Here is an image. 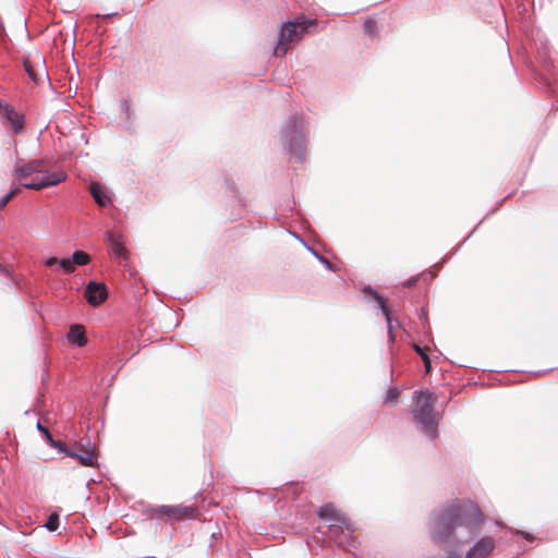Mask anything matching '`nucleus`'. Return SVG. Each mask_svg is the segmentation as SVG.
<instances>
[{
    "label": "nucleus",
    "mask_w": 558,
    "mask_h": 558,
    "mask_svg": "<svg viewBox=\"0 0 558 558\" xmlns=\"http://www.w3.org/2000/svg\"><path fill=\"white\" fill-rule=\"evenodd\" d=\"M45 526L51 532L56 531L59 526V515L57 513H51Z\"/></svg>",
    "instance_id": "21"
},
{
    "label": "nucleus",
    "mask_w": 558,
    "mask_h": 558,
    "mask_svg": "<svg viewBox=\"0 0 558 558\" xmlns=\"http://www.w3.org/2000/svg\"><path fill=\"white\" fill-rule=\"evenodd\" d=\"M20 186L12 187L11 191L0 199V209L4 208L10 201L20 194Z\"/></svg>",
    "instance_id": "18"
},
{
    "label": "nucleus",
    "mask_w": 558,
    "mask_h": 558,
    "mask_svg": "<svg viewBox=\"0 0 558 558\" xmlns=\"http://www.w3.org/2000/svg\"><path fill=\"white\" fill-rule=\"evenodd\" d=\"M399 397V391L396 388L388 389L385 402L388 404H395Z\"/></svg>",
    "instance_id": "22"
},
{
    "label": "nucleus",
    "mask_w": 558,
    "mask_h": 558,
    "mask_svg": "<svg viewBox=\"0 0 558 558\" xmlns=\"http://www.w3.org/2000/svg\"><path fill=\"white\" fill-rule=\"evenodd\" d=\"M495 546L496 543L492 536L482 537L473 547L470 548L465 558H486L492 554Z\"/></svg>",
    "instance_id": "10"
},
{
    "label": "nucleus",
    "mask_w": 558,
    "mask_h": 558,
    "mask_svg": "<svg viewBox=\"0 0 558 558\" xmlns=\"http://www.w3.org/2000/svg\"><path fill=\"white\" fill-rule=\"evenodd\" d=\"M71 450L72 451L69 453V457L77 459L80 464L84 466H94L96 464V447L89 439H81Z\"/></svg>",
    "instance_id": "6"
},
{
    "label": "nucleus",
    "mask_w": 558,
    "mask_h": 558,
    "mask_svg": "<svg viewBox=\"0 0 558 558\" xmlns=\"http://www.w3.org/2000/svg\"><path fill=\"white\" fill-rule=\"evenodd\" d=\"M49 445L57 449L60 452H63L66 457H69V453L72 451L70 448H68L62 441L54 440L53 438L48 441Z\"/></svg>",
    "instance_id": "20"
},
{
    "label": "nucleus",
    "mask_w": 558,
    "mask_h": 558,
    "mask_svg": "<svg viewBox=\"0 0 558 558\" xmlns=\"http://www.w3.org/2000/svg\"><path fill=\"white\" fill-rule=\"evenodd\" d=\"M0 118L8 124L12 131L17 134L24 129V116L16 111L14 107L0 99Z\"/></svg>",
    "instance_id": "8"
},
{
    "label": "nucleus",
    "mask_w": 558,
    "mask_h": 558,
    "mask_svg": "<svg viewBox=\"0 0 558 558\" xmlns=\"http://www.w3.org/2000/svg\"><path fill=\"white\" fill-rule=\"evenodd\" d=\"M363 28L364 32L371 36H374L378 33L377 22L372 17H368L364 21Z\"/></svg>",
    "instance_id": "17"
},
{
    "label": "nucleus",
    "mask_w": 558,
    "mask_h": 558,
    "mask_svg": "<svg viewBox=\"0 0 558 558\" xmlns=\"http://www.w3.org/2000/svg\"><path fill=\"white\" fill-rule=\"evenodd\" d=\"M90 262V256L84 251H75L71 258L60 259V268L65 274L75 271V266H85Z\"/></svg>",
    "instance_id": "11"
},
{
    "label": "nucleus",
    "mask_w": 558,
    "mask_h": 558,
    "mask_svg": "<svg viewBox=\"0 0 558 558\" xmlns=\"http://www.w3.org/2000/svg\"><path fill=\"white\" fill-rule=\"evenodd\" d=\"M416 281H417V277L410 278L403 282V287L410 288V287L414 286Z\"/></svg>",
    "instance_id": "25"
},
{
    "label": "nucleus",
    "mask_w": 558,
    "mask_h": 558,
    "mask_svg": "<svg viewBox=\"0 0 558 558\" xmlns=\"http://www.w3.org/2000/svg\"><path fill=\"white\" fill-rule=\"evenodd\" d=\"M84 295L92 306H98L108 298V290L105 283L90 281L86 288Z\"/></svg>",
    "instance_id": "9"
},
{
    "label": "nucleus",
    "mask_w": 558,
    "mask_h": 558,
    "mask_svg": "<svg viewBox=\"0 0 558 558\" xmlns=\"http://www.w3.org/2000/svg\"><path fill=\"white\" fill-rule=\"evenodd\" d=\"M145 513L150 520H160L169 524L195 520L201 515L197 507L182 504L150 506Z\"/></svg>",
    "instance_id": "3"
},
{
    "label": "nucleus",
    "mask_w": 558,
    "mask_h": 558,
    "mask_svg": "<svg viewBox=\"0 0 558 558\" xmlns=\"http://www.w3.org/2000/svg\"><path fill=\"white\" fill-rule=\"evenodd\" d=\"M485 515L470 499L453 500L446 505L434 519L432 537L437 544L448 542L458 527L473 531L482 525Z\"/></svg>",
    "instance_id": "1"
},
{
    "label": "nucleus",
    "mask_w": 558,
    "mask_h": 558,
    "mask_svg": "<svg viewBox=\"0 0 558 558\" xmlns=\"http://www.w3.org/2000/svg\"><path fill=\"white\" fill-rule=\"evenodd\" d=\"M107 239L110 244L112 254L118 257L126 258L128 251H126L123 242L121 241V236L113 232H108Z\"/></svg>",
    "instance_id": "13"
},
{
    "label": "nucleus",
    "mask_w": 558,
    "mask_h": 558,
    "mask_svg": "<svg viewBox=\"0 0 558 558\" xmlns=\"http://www.w3.org/2000/svg\"><path fill=\"white\" fill-rule=\"evenodd\" d=\"M68 339L78 347H84L87 343L84 327L82 325H72L68 333Z\"/></svg>",
    "instance_id": "14"
},
{
    "label": "nucleus",
    "mask_w": 558,
    "mask_h": 558,
    "mask_svg": "<svg viewBox=\"0 0 558 558\" xmlns=\"http://www.w3.org/2000/svg\"><path fill=\"white\" fill-rule=\"evenodd\" d=\"M414 350L421 355V360H423L424 362L425 372L429 373L432 369V364L426 351L418 347L417 344L414 345Z\"/></svg>",
    "instance_id": "19"
},
{
    "label": "nucleus",
    "mask_w": 558,
    "mask_h": 558,
    "mask_svg": "<svg viewBox=\"0 0 558 558\" xmlns=\"http://www.w3.org/2000/svg\"><path fill=\"white\" fill-rule=\"evenodd\" d=\"M23 64L28 77L33 82L39 83L48 77L45 60L39 53L36 52L35 54L24 57Z\"/></svg>",
    "instance_id": "7"
},
{
    "label": "nucleus",
    "mask_w": 558,
    "mask_h": 558,
    "mask_svg": "<svg viewBox=\"0 0 558 558\" xmlns=\"http://www.w3.org/2000/svg\"><path fill=\"white\" fill-rule=\"evenodd\" d=\"M316 21L299 19L295 22H289L281 28L278 45L275 48V54L282 57L288 51V44L299 40L302 35L308 29L310 26L314 25Z\"/></svg>",
    "instance_id": "5"
},
{
    "label": "nucleus",
    "mask_w": 558,
    "mask_h": 558,
    "mask_svg": "<svg viewBox=\"0 0 558 558\" xmlns=\"http://www.w3.org/2000/svg\"><path fill=\"white\" fill-rule=\"evenodd\" d=\"M520 534L527 541H532L533 536L527 532H520Z\"/></svg>",
    "instance_id": "26"
},
{
    "label": "nucleus",
    "mask_w": 558,
    "mask_h": 558,
    "mask_svg": "<svg viewBox=\"0 0 558 558\" xmlns=\"http://www.w3.org/2000/svg\"><path fill=\"white\" fill-rule=\"evenodd\" d=\"M89 192H90L92 196L94 197L95 202L100 207H106L108 205V203L110 202V198L104 191L102 186L97 182H93L89 185Z\"/></svg>",
    "instance_id": "15"
},
{
    "label": "nucleus",
    "mask_w": 558,
    "mask_h": 558,
    "mask_svg": "<svg viewBox=\"0 0 558 558\" xmlns=\"http://www.w3.org/2000/svg\"><path fill=\"white\" fill-rule=\"evenodd\" d=\"M13 177L21 182L22 187L35 191L58 185L66 179L63 171H50L48 162L44 159L19 161L15 165Z\"/></svg>",
    "instance_id": "2"
},
{
    "label": "nucleus",
    "mask_w": 558,
    "mask_h": 558,
    "mask_svg": "<svg viewBox=\"0 0 558 558\" xmlns=\"http://www.w3.org/2000/svg\"><path fill=\"white\" fill-rule=\"evenodd\" d=\"M364 293L371 295L378 303V306L380 307V310H381L383 314L385 315L386 320L388 323V328L390 329L391 328L390 311L386 305L385 299L383 296H380L372 287L364 288Z\"/></svg>",
    "instance_id": "16"
},
{
    "label": "nucleus",
    "mask_w": 558,
    "mask_h": 558,
    "mask_svg": "<svg viewBox=\"0 0 558 558\" xmlns=\"http://www.w3.org/2000/svg\"><path fill=\"white\" fill-rule=\"evenodd\" d=\"M319 519L330 522L343 523L345 518L332 504H326L319 508L317 512Z\"/></svg>",
    "instance_id": "12"
},
{
    "label": "nucleus",
    "mask_w": 558,
    "mask_h": 558,
    "mask_svg": "<svg viewBox=\"0 0 558 558\" xmlns=\"http://www.w3.org/2000/svg\"><path fill=\"white\" fill-rule=\"evenodd\" d=\"M37 429L45 435L47 441L52 439V436H51L49 429L46 428L45 426H43L39 422L37 423Z\"/></svg>",
    "instance_id": "23"
},
{
    "label": "nucleus",
    "mask_w": 558,
    "mask_h": 558,
    "mask_svg": "<svg viewBox=\"0 0 558 558\" xmlns=\"http://www.w3.org/2000/svg\"><path fill=\"white\" fill-rule=\"evenodd\" d=\"M56 264H59L60 265V259H58L57 257H50L48 258L46 262H45V265L47 267H52L54 266Z\"/></svg>",
    "instance_id": "24"
},
{
    "label": "nucleus",
    "mask_w": 558,
    "mask_h": 558,
    "mask_svg": "<svg viewBox=\"0 0 558 558\" xmlns=\"http://www.w3.org/2000/svg\"><path fill=\"white\" fill-rule=\"evenodd\" d=\"M415 405L413 409V415L416 422H418L424 430L435 436L437 427V414L434 411L435 403L437 401L436 396L429 392H415Z\"/></svg>",
    "instance_id": "4"
}]
</instances>
